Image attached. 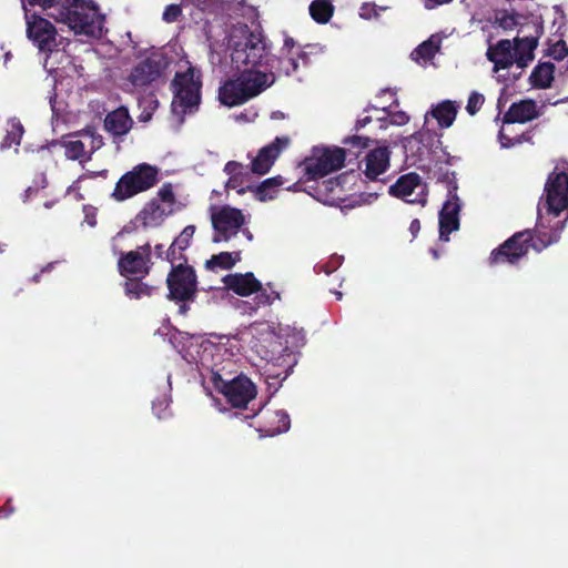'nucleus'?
<instances>
[{
	"label": "nucleus",
	"instance_id": "f257e3e1",
	"mask_svg": "<svg viewBox=\"0 0 568 568\" xmlns=\"http://www.w3.org/2000/svg\"><path fill=\"white\" fill-rule=\"evenodd\" d=\"M243 348L239 334L204 339L191 336L180 349L182 357L199 371L204 388L209 389L211 375L224 377L233 372V357Z\"/></svg>",
	"mask_w": 568,
	"mask_h": 568
},
{
	"label": "nucleus",
	"instance_id": "f03ea898",
	"mask_svg": "<svg viewBox=\"0 0 568 568\" xmlns=\"http://www.w3.org/2000/svg\"><path fill=\"white\" fill-rule=\"evenodd\" d=\"M242 346L266 362L268 377L286 379L296 364L294 354L283 342L281 328L273 323L257 322L239 333Z\"/></svg>",
	"mask_w": 568,
	"mask_h": 568
},
{
	"label": "nucleus",
	"instance_id": "7ed1b4c3",
	"mask_svg": "<svg viewBox=\"0 0 568 568\" xmlns=\"http://www.w3.org/2000/svg\"><path fill=\"white\" fill-rule=\"evenodd\" d=\"M40 6L57 22L68 26L75 34L100 38L104 17L92 0H24Z\"/></svg>",
	"mask_w": 568,
	"mask_h": 568
},
{
	"label": "nucleus",
	"instance_id": "20e7f679",
	"mask_svg": "<svg viewBox=\"0 0 568 568\" xmlns=\"http://www.w3.org/2000/svg\"><path fill=\"white\" fill-rule=\"evenodd\" d=\"M209 212L214 243H233V246H236L235 242L240 235L244 236L246 242L253 240L252 233L245 227L247 216L240 209L230 205H211Z\"/></svg>",
	"mask_w": 568,
	"mask_h": 568
},
{
	"label": "nucleus",
	"instance_id": "39448f33",
	"mask_svg": "<svg viewBox=\"0 0 568 568\" xmlns=\"http://www.w3.org/2000/svg\"><path fill=\"white\" fill-rule=\"evenodd\" d=\"M547 216L559 217L568 211V162H558L548 174L544 187V196L538 205Z\"/></svg>",
	"mask_w": 568,
	"mask_h": 568
},
{
	"label": "nucleus",
	"instance_id": "423d86ee",
	"mask_svg": "<svg viewBox=\"0 0 568 568\" xmlns=\"http://www.w3.org/2000/svg\"><path fill=\"white\" fill-rule=\"evenodd\" d=\"M201 73L197 69L190 67L185 72H178L172 82L174 98L172 101V113L182 122L183 115L199 105L201 99Z\"/></svg>",
	"mask_w": 568,
	"mask_h": 568
},
{
	"label": "nucleus",
	"instance_id": "0eeeda50",
	"mask_svg": "<svg viewBox=\"0 0 568 568\" xmlns=\"http://www.w3.org/2000/svg\"><path fill=\"white\" fill-rule=\"evenodd\" d=\"M233 374L234 372L227 373L224 377L211 375L207 390L214 389L223 394L233 407L245 408L256 395L255 385L246 376L242 374L234 376Z\"/></svg>",
	"mask_w": 568,
	"mask_h": 568
},
{
	"label": "nucleus",
	"instance_id": "6e6552de",
	"mask_svg": "<svg viewBox=\"0 0 568 568\" xmlns=\"http://www.w3.org/2000/svg\"><path fill=\"white\" fill-rule=\"evenodd\" d=\"M159 169L148 163L135 165L118 181L112 196L116 201H125L144 192L158 182Z\"/></svg>",
	"mask_w": 568,
	"mask_h": 568
},
{
	"label": "nucleus",
	"instance_id": "1a4fd4ad",
	"mask_svg": "<svg viewBox=\"0 0 568 568\" xmlns=\"http://www.w3.org/2000/svg\"><path fill=\"white\" fill-rule=\"evenodd\" d=\"M534 234L530 229L514 233L499 246L490 252L488 257L489 266L503 264L516 265L525 257L531 248Z\"/></svg>",
	"mask_w": 568,
	"mask_h": 568
},
{
	"label": "nucleus",
	"instance_id": "9d476101",
	"mask_svg": "<svg viewBox=\"0 0 568 568\" xmlns=\"http://www.w3.org/2000/svg\"><path fill=\"white\" fill-rule=\"evenodd\" d=\"M344 149H315L313 155L305 161V172L308 179L316 180L336 170H339L345 161Z\"/></svg>",
	"mask_w": 568,
	"mask_h": 568
},
{
	"label": "nucleus",
	"instance_id": "9b49d317",
	"mask_svg": "<svg viewBox=\"0 0 568 568\" xmlns=\"http://www.w3.org/2000/svg\"><path fill=\"white\" fill-rule=\"evenodd\" d=\"M225 286L234 293L247 296L256 293V305H270L274 301L280 300V294L275 291L263 290L261 283L254 277L252 273L245 274H230L223 278Z\"/></svg>",
	"mask_w": 568,
	"mask_h": 568
},
{
	"label": "nucleus",
	"instance_id": "f8f14e48",
	"mask_svg": "<svg viewBox=\"0 0 568 568\" xmlns=\"http://www.w3.org/2000/svg\"><path fill=\"white\" fill-rule=\"evenodd\" d=\"M102 145V136L90 130L73 134L63 141L65 156L80 163L88 162L91 155Z\"/></svg>",
	"mask_w": 568,
	"mask_h": 568
},
{
	"label": "nucleus",
	"instance_id": "ddd939ff",
	"mask_svg": "<svg viewBox=\"0 0 568 568\" xmlns=\"http://www.w3.org/2000/svg\"><path fill=\"white\" fill-rule=\"evenodd\" d=\"M546 212L544 209L538 207V222L532 231L534 240L531 248L540 253L548 246L558 243L561 237V232L566 226L568 213L564 220H557L551 224L550 220H546Z\"/></svg>",
	"mask_w": 568,
	"mask_h": 568
},
{
	"label": "nucleus",
	"instance_id": "4468645a",
	"mask_svg": "<svg viewBox=\"0 0 568 568\" xmlns=\"http://www.w3.org/2000/svg\"><path fill=\"white\" fill-rule=\"evenodd\" d=\"M21 1L26 12L29 39L32 40L41 51H52L57 45L54 27L47 19L31 14L27 9V4H24V0Z\"/></svg>",
	"mask_w": 568,
	"mask_h": 568
},
{
	"label": "nucleus",
	"instance_id": "2eb2a0df",
	"mask_svg": "<svg viewBox=\"0 0 568 568\" xmlns=\"http://www.w3.org/2000/svg\"><path fill=\"white\" fill-rule=\"evenodd\" d=\"M169 296L176 301L192 300L196 290V276L190 266L179 265L168 276Z\"/></svg>",
	"mask_w": 568,
	"mask_h": 568
},
{
	"label": "nucleus",
	"instance_id": "dca6fc26",
	"mask_svg": "<svg viewBox=\"0 0 568 568\" xmlns=\"http://www.w3.org/2000/svg\"><path fill=\"white\" fill-rule=\"evenodd\" d=\"M150 244L139 246L134 251L121 254L118 265L120 273L124 276L142 277L150 270Z\"/></svg>",
	"mask_w": 568,
	"mask_h": 568
},
{
	"label": "nucleus",
	"instance_id": "f3484780",
	"mask_svg": "<svg viewBox=\"0 0 568 568\" xmlns=\"http://www.w3.org/2000/svg\"><path fill=\"white\" fill-rule=\"evenodd\" d=\"M287 144V138H276L272 144L261 149L252 161V171L260 175L267 173L281 151L286 148Z\"/></svg>",
	"mask_w": 568,
	"mask_h": 568
},
{
	"label": "nucleus",
	"instance_id": "a211bd4d",
	"mask_svg": "<svg viewBox=\"0 0 568 568\" xmlns=\"http://www.w3.org/2000/svg\"><path fill=\"white\" fill-rule=\"evenodd\" d=\"M544 33V21L541 17L523 16L517 28V37L520 41L527 42L528 51L535 50Z\"/></svg>",
	"mask_w": 568,
	"mask_h": 568
},
{
	"label": "nucleus",
	"instance_id": "6ab92c4d",
	"mask_svg": "<svg viewBox=\"0 0 568 568\" xmlns=\"http://www.w3.org/2000/svg\"><path fill=\"white\" fill-rule=\"evenodd\" d=\"M460 202L447 199L439 212V239L447 242L449 234L459 229Z\"/></svg>",
	"mask_w": 568,
	"mask_h": 568
},
{
	"label": "nucleus",
	"instance_id": "aec40b11",
	"mask_svg": "<svg viewBox=\"0 0 568 568\" xmlns=\"http://www.w3.org/2000/svg\"><path fill=\"white\" fill-rule=\"evenodd\" d=\"M487 59L494 63V71L508 69L515 63L513 54V43L504 39L487 50Z\"/></svg>",
	"mask_w": 568,
	"mask_h": 568
},
{
	"label": "nucleus",
	"instance_id": "412c9836",
	"mask_svg": "<svg viewBox=\"0 0 568 568\" xmlns=\"http://www.w3.org/2000/svg\"><path fill=\"white\" fill-rule=\"evenodd\" d=\"M538 116L537 104L534 100H521L513 103L504 114V123H525Z\"/></svg>",
	"mask_w": 568,
	"mask_h": 568
},
{
	"label": "nucleus",
	"instance_id": "4be33fe9",
	"mask_svg": "<svg viewBox=\"0 0 568 568\" xmlns=\"http://www.w3.org/2000/svg\"><path fill=\"white\" fill-rule=\"evenodd\" d=\"M171 214L172 210L165 209L159 200H151L140 211L138 221H140L144 227H156Z\"/></svg>",
	"mask_w": 568,
	"mask_h": 568
},
{
	"label": "nucleus",
	"instance_id": "5701e85b",
	"mask_svg": "<svg viewBox=\"0 0 568 568\" xmlns=\"http://www.w3.org/2000/svg\"><path fill=\"white\" fill-rule=\"evenodd\" d=\"M133 121L129 111L121 106L110 112L104 120V128L114 136L125 135L132 128Z\"/></svg>",
	"mask_w": 568,
	"mask_h": 568
},
{
	"label": "nucleus",
	"instance_id": "b1692460",
	"mask_svg": "<svg viewBox=\"0 0 568 568\" xmlns=\"http://www.w3.org/2000/svg\"><path fill=\"white\" fill-rule=\"evenodd\" d=\"M161 74L159 64L152 60H145L139 63L130 74V82L142 88L155 81Z\"/></svg>",
	"mask_w": 568,
	"mask_h": 568
},
{
	"label": "nucleus",
	"instance_id": "393cba45",
	"mask_svg": "<svg viewBox=\"0 0 568 568\" xmlns=\"http://www.w3.org/2000/svg\"><path fill=\"white\" fill-rule=\"evenodd\" d=\"M389 163V154L387 148H378L371 151L366 156L365 175L371 179H377L384 173Z\"/></svg>",
	"mask_w": 568,
	"mask_h": 568
},
{
	"label": "nucleus",
	"instance_id": "a878e982",
	"mask_svg": "<svg viewBox=\"0 0 568 568\" xmlns=\"http://www.w3.org/2000/svg\"><path fill=\"white\" fill-rule=\"evenodd\" d=\"M555 64L552 62H539L529 75V83L534 89H548L555 79Z\"/></svg>",
	"mask_w": 568,
	"mask_h": 568
},
{
	"label": "nucleus",
	"instance_id": "bb28decb",
	"mask_svg": "<svg viewBox=\"0 0 568 568\" xmlns=\"http://www.w3.org/2000/svg\"><path fill=\"white\" fill-rule=\"evenodd\" d=\"M430 114L437 120L440 128L447 129L453 125L456 119L457 105L450 100H445L434 106Z\"/></svg>",
	"mask_w": 568,
	"mask_h": 568
},
{
	"label": "nucleus",
	"instance_id": "cd10ccee",
	"mask_svg": "<svg viewBox=\"0 0 568 568\" xmlns=\"http://www.w3.org/2000/svg\"><path fill=\"white\" fill-rule=\"evenodd\" d=\"M420 185V176L410 172L398 178L395 184H393V196L406 199L412 195L414 190Z\"/></svg>",
	"mask_w": 568,
	"mask_h": 568
},
{
	"label": "nucleus",
	"instance_id": "c85d7f7f",
	"mask_svg": "<svg viewBox=\"0 0 568 568\" xmlns=\"http://www.w3.org/2000/svg\"><path fill=\"white\" fill-rule=\"evenodd\" d=\"M265 417L267 424L265 429L266 435L274 436L290 429L291 420L286 412L275 410L273 413H267Z\"/></svg>",
	"mask_w": 568,
	"mask_h": 568
},
{
	"label": "nucleus",
	"instance_id": "c756f323",
	"mask_svg": "<svg viewBox=\"0 0 568 568\" xmlns=\"http://www.w3.org/2000/svg\"><path fill=\"white\" fill-rule=\"evenodd\" d=\"M440 44L442 38L437 34H432L413 51L412 55L416 61L423 60L424 62H428L439 51Z\"/></svg>",
	"mask_w": 568,
	"mask_h": 568
},
{
	"label": "nucleus",
	"instance_id": "7c9ffc66",
	"mask_svg": "<svg viewBox=\"0 0 568 568\" xmlns=\"http://www.w3.org/2000/svg\"><path fill=\"white\" fill-rule=\"evenodd\" d=\"M308 10L314 21L327 23L334 13V6L331 0H313Z\"/></svg>",
	"mask_w": 568,
	"mask_h": 568
},
{
	"label": "nucleus",
	"instance_id": "2f4dec72",
	"mask_svg": "<svg viewBox=\"0 0 568 568\" xmlns=\"http://www.w3.org/2000/svg\"><path fill=\"white\" fill-rule=\"evenodd\" d=\"M240 260L241 251L221 252L220 254L213 255L209 261H206V267L211 270L216 267L231 268Z\"/></svg>",
	"mask_w": 568,
	"mask_h": 568
},
{
	"label": "nucleus",
	"instance_id": "473e14b6",
	"mask_svg": "<svg viewBox=\"0 0 568 568\" xmlns=\"http://www.w3.org/2000/svg\"><path fill=\"white\" fill-rule=\"evenodd\" d=\"M527 45V42L514 39L513 54L515 63L519 69L526 68L535 58V50L528 51Z\"/></svg>",
	"mask_w": 568,
	"mask_h": 568
},
{
	"label": "nucleus",
	"instance_id": "72a5a7b5",
	"mask_svg": "<svg viewBox=\"0 0 568 568\" xmlns=\"http://www.w3.org/2000/svg\"><path fill=\"white\" fill-rule=\"evenodd\" d=\"M22 134H23L22 124L16 119L10 120L8 122L7 135L1 143V149L2 150L9 149L12 145L18 146L20 144Z\"/></svg>",
	"mask_w": 568,
	"mask_h": 568
},
{
	"label": "nucleus",
	"instance_id": "f704fd0d",
	"mask_svg": "<svg viewBox=\"0 0 568 568\" xmlns=\"http://www.w3.org/2000/svg\"><path fill=\"white\" fill-rule=\"evenodd\" d=\"M195 233V226L194 225H187L183 229V231L179 234V236L173 241L171 244L168 256L175 258V252L176 251H184L186 247H189L190 242Z\"/></svg>",
	"mask_w": 568,
	"mask_h": 568
},
{
	"label": "nucleus",
	"instance_id": "c9c22d12",
	"mask_svg": "<svg viewBox=\"0 0 568 568\" xmlns=\"http://www.w3.org/2000/svg\"><path fill=\"white\" fill-rule=\"evenodd\" d=\"M283 184V178L282 176H274L271 179L265 180L258 187H257V196L260 201H268L274 197V194L276 192V189Z\"/></svg>",
	"mask_w": 568,
	"mask_h": 568
},
{
	"label": "nucleus",
	"instance_id": "e433bc0d",
	"mask_svg": "<svg viewBox=\"0 0 568 568\" xmlns=\"http://www.w3.org/2000/svg\"><path fill=\"white\" fill-rule=\"evenodd\" d=\"M125 294L130 298H141L143 296H149L152 293V287L146 284L138 281V280H129L124 285Z\"/></svg>",
	"mask_w": 568,
	"mask_h": 568
},
{
	"label": "nucleus",
	"instance_id": "4c0bfd02",
	"mask_svg": "<svg viewBox=\"0 0 568 568\" xmlns=\"http://www.w3.org/2000/svg\"><path fill=\"white\" fill-rule=\"evenodd\" d=\"M388 11L387 6H377L374 2H365L361 6L358 14L365 20H379L382 14Z\"/></svg>",
	"mask_w": 568,
	"mask_h": 568
},
{
	"label": "nucleus",
	"instance_id": "58836bf2",
	"mask_svg": "<svg viewBox=\"0 0 568 568\" xmlns=\"http://www.w3.org/2000/svg\"><path fill=\"white\" fill-rule=\"evenodd\" d=\"M154 200H159V202L164 205L165 209L172 210V213L175 211V195L173 192V186L170 183L163 184L159 191L158 195Z\"/></svg>",
	"mask_w": 568,
	"mask_h": 568
},
{
	"label": "nucleus",
	"instance_id": "ea45409f",
	"mask_svg": "<svg viewBox=\"0 0 568 568\" xmlns=\"http://www.w3.org/2000/svg\"><path fill=\"white\" fill-rule=\"evenodd\" d=\"M437 181L446 184L448 199L452 197L453 200H458V184L456 173L454 171L446 170L444 172H440L437 178Z\"/></svg>",
	"mask_w": 568,
	"mask_h": 568
},
{
	"label": "nucleus",
	"instance_id": "a19ab883",
	"mask_svg": "<svg viewBox=\"0 0 568 568\" xmlns=\"http://www.w3.org/2000/svg\"><path fill=\"white\" fill-rule=\"evenodd\" d=\"M545 54L557 61H561L568 55V47L564 40H558L555 43L548 42Z\"/></svg>",
	"mask_w": 568,
	"mask_h": 568
},
{
	"label": "nucleus",
	"instance_id": "79ce46f5",
	"mask_svg": "<svg viewBox=\"0 0 568 568\" xmlns=\"http://www.w3.org/2000/svg\"><path fill=\"white\" fill-rule=\"evenodd\" d=\"M521 17L523 14H519L517 12H504L500 17H497V22L499 27L503 28L504 30H513L515 28H518Z\"/></svg>",
	"mask_w": 568,
	"mask_h": 568
},
{
	"label": "nucleus",
	"instance_id": "37998d69",
	"mask_svg": "<svg viewBox=\"0 0 568 568\" xmlns=\"http://www.w3.org/2000/svg\"><path fill=\"white\" fill-rule=\"evenodd\" d=\"M499 142L501 144L503 148H511V146H515L517 144H521L523 142H528L530 141V135H529V132L527 133H523L520 135H516L515 138H510L509 135L505 134L503 131L499 132Z\"/></svg>",
	"mask_w": 568,
	"mask_h": 568
},
{
	"label": "nucleus",
	"instance_id": "c03bdc74",
	"mask_svg": "<svg viewBox=\"0 0 568 568\" xmlns=\"http://www.w3.org/2000/svg\"><path fill=\"white\" fill-rule=\"evenodd\" d=\"M485 102V98L481 93L473 91L467 100L466 111L469 115H475Z\"/></svg>",
	"mask_w": 568,
	"mask_h": 568
},
{
	"label": "nucleus",
	"instance_id": "a18cd8bd",
	"mask_svg": "<svg viewBox=\"0 0 568 568\" xmlns=\"http://www.w3.org/2000/svg\"><path fill=\"white\" fill-rule=\"evenodd\" d=\"M395 95V92L393 91V97ZM398 106L397 99L393 98V125H405L408 123L410 116L405 111H397L395 110Z\"/></svg>",
	"mask_w": 568,
	"mask_h": 568
},
{
	"label": "nucleus",
	"instance_id": "49530a36",
	"mask_svg": "<svg viewBox=\"0 0 568 568\" xmlns=\"http://www.w3.org/2000/svg\"><path fill=\"white\" fill-rule=\"evenodd\" d=\"M344 144L348 145L347 151L352 152V149L363 150L368 146V139L363 136H351L344 140Z\"/></svg>",
	"mask_w": 568,
	"mask_h": 568
},
{
	"label": "nucleus",
	"instance_id": "de8ad7c7",
	"mask_svg": "<svg viewBox=\"0 0 568 568\" xmlns=\"http://www.w3.org/2000/svg\"><path fill=\"white\" fill-rule=\"evenodd\" d=\"M169 398L163 396L162 398L153 402L152 409L158 418H165L169 414L166 413L169 408Z\"/></svg>",
	"mask_w": 568,
	"mask_h": 568
},
{
	"label": "nucleus",
	"instance_id": "09e8293b",
	"mask_svg": "<svg viewBox=\"0 0 568 568\" xmlns=\"http://www.w3.org/2000/svg\"><path fill=\"white\" fill-rule=\"evenodd\" d=\"M181 14L182 9L180 4H170L165 8L162 18L165 22L171 23L175 22Z\"/></svg>",
	"mask_w": 568,
	"mask_h": 568
},
{
	"label": "nucleus",
	"instance_id": "8fccbe9b",
	"mask_svg": "<svg viewBox=\"0 0 568 568\" xmlns=\"http://www.w3.org/2000/svg\"><path fill=\"white\" fill-rule=\"evenodd\" d=\"M343 176H339L335 180H327V181H324L323 184L325 185V187L329 191H334L336 189V201L338 200H342V195H343V185H342V180Z\"/></svg>",
	"mask_w": 568,
	"mask_h": 568
},
{
	"label": "nucleus",
	"instance_id": "3c124183",
	"mask_svg": "<svg viewBox=\"0 0 568 568\" xmlns=\"http://www.w3.org/2000/svg\"><path fill=\"white\" fill-rule=\"evenodd\" d=\"M146 104L145 109L140 115V120L146 122L151 119L153 110H155L158 103L153 98H148L143 101Z\"/></svg>",
	"mask_w": 568,
	"mask_h": 568
},
{
	"label": "nucleus",
	"instance_id": "603ef678",
	"mask_svg": "<svg viewBox=\"0 0 568 568\" xmlns=\"http://www.w3.org/2000/svg\"><path fill=\"white\" fill-rule=\"evenodd\" d=\"M243 165L235 161H230L224 166V172L231 178L234 175H243Z\"/></svg>",
	"mask_w": 568,
	"mask_h": 568
},
{
	"label": "nucleus",
	"instance_id": "864d4df0",
	"mask_svg": "<svg viewBox=\"0 0 568 568\" xmlns=\"http://www.w3.org/2000/svg\"><path fill=\"white\" fill-rule=\"evenodd\" d=\"M242 183H243L242 175L231 176V178H229V180L226 182V189H239L237 192L243 193L244 187L242 186Z\"/></svg>",
	"mask_w": 568,
	"mask_h": 568
},
{
	"label": "nucleus",
	"instance_id": "5fc2aeb1",
	"mask_svg": "<svg viewBox=\"0 0 568 568\" xmlns=\"http://www.w3.org/2000/svg\"><path fill=\"white\" fill-rule=\"evenodd\" d=\"M257 116L254 111H245L235 115L237 122H252Z\"/></svg>",
	"mask_w": 568,
	"mask_h": 568
},
{
	"label": "nucleus",
	"instance_id": "6e6d98bb",
	"mask_svg": "<svg viewBox=\"0 0 568 568\" xmlns=\"http://www.w3.org/2000/svg\"><path fill=\"white\" fill-rule=\"evenodd\" d=\"M453 0H424V7L428 10L435 9L439 6L448 4Z\"/></svg>",
	"mask_w": 568,
	"mask_h": 568
},
{
	"label": "nucleus",
	"instance_id": "4d7b16f0",
	"mask_svg": "<svg viewBox=\"0 0 568 568\" xmlns=\"http://www.w3.org/2000/svg\"><path fill=\"white\" fill-rule=\"evenodd\" d=\"M420 231V222L418 219H414L409 224V232L412 234V240H414Z\"/></svg>",
	"mask_w": 568,
	"mask_h": 568
},
{
	"label": "nucleus",
	"instance_id": "13d9d810",
	"mask_svg": "<svg viewBox=\"0 0 568 568\" xmlns=\"http://www.w3.org/2000/svg\"><path fill=\"white\" fill-rule=\"evenodd\" d=\"M368 122H371V118H369V116H364V118H362V119H359V120L357 121V126H358V128H363V126H365Z\"/></svg>",
	"mask_w": 568,
	"mask_h": 568
},
{
	"label": "nucleus",
	"instance_id": "bf43d9fd",
	"mask_svg": "<svg viewBox=\"0 0 568 568\" xmlns=\"http://www.w3.org/2000/svg\"><path fill=\"white\" fill-rule=\"evenodd\" d=\"M155 252H156L158 256H161L163 253V245H161V244L156 245Z\"/></svg>",
	"mask_w": 568,
	"mask_h": 568
},
{
	"label": "nucleus",
	"instance_id": "052dcab7",
	"mask_svg": "<svg viewBox=\"0 0 568 568\" xmlns=\"http://www.w3.org/2000/svg\"><path fill=\"white\" fill-rule=\"evenodd\" d=\"M88 223L90 226H94L95 225V220L94 219H87Z\"/></svg>",
	"mask_w": 568,
	"mask_h": 568
},
{
	"label": "nucleus",
	"instance_id": "680f3d73",
	"mask_svg": "<svg viewBox=\"0 0 568 568\" xmlns=\"http://www.w3.org/2000/svg\"><path fill=\"white\" fill-rule=\"evenodd\" d=\"M186 310H187V308H186V305H185V304H183V305H181V306H180V312H181L182 314H184V313L186 312Z\"/></svg>",
	"mask_w": 568,
	"mask_h": 568
},
{
	"label": "nucleus",
	"instance_id": "e2e57ef3",
	"mask_svg": "<svg viewBox=\"0 0 568 568\" xmlns=\"http://www.w3.org/2000/svg\"><path fill=\"white\" fill-rule=\"evenodd\" d=\"M122 236H123V234H122V233H119V234L114 237V240H113V241H114V243H115V242H118V241H120V239H121Z\"/></svg>",
	"mask_w": 568,
	"mask_h": 568
},
{
	"label": "nucleus",
	"instance_id": "0e129e2a",
	"mask_svg": "<svg viewBox=\"0 0 568 568\" xmlns=\"http://www.w3.org/2000/svg\"><path fill=\"white\" fill-rule=\"evenodd\" d=\"M321 268H322V271H324L326 274H329V273L332 272L331 270H328V268H326V267H324V266H321Z\"/></svg>",
	"mask_w": 568,
	"mask_h": 568
},
{
	"label": "nucleus",
	"instance_id": "69168bd1",
	"mask_svg": "<svg viewBox=\"0 0 568 568\" xmlns=\"http://www.w3.org/2000/svg\"><path fill=\"white\" fill-rule=\"evenodd\" d=\"M335 295H336V298H337V300H341V298H342V293H341V292H335Z\"/></svg>",
	"mask_w": 568,
	"mask_h": 568
},
{
	"label": "nucleus",
	"instance_id": "338daca9",
	"mask_svg": "<svg viewBox=\"0 0 568 568\" xmlns=\"http://www.w3.org/2000/svg\"><path fill=\"white\" fill-rule=\"evenodd\" d=\"M246 305H247V303H246V302H243V306H244V308H243V313H245V312H246Z\"/></svg>",
	"mask_w": 568,
	"mask_h": 568
},
{
	"label": "nucleus",
	"instance_id": "774afa93",
	"mask_svg": "<svg viewBox=\"0 0 568 568\" xmlns=\"http://www.w3.org/2000/svg\"><path fill=\"white\" fill-rule=\"evenodd\" d=\"M8 59H10V54L9 53L6 54V60H8Z\"/></svg>",
	"mask_w": 568,
	"mask_h": 568
}]
</instances>
